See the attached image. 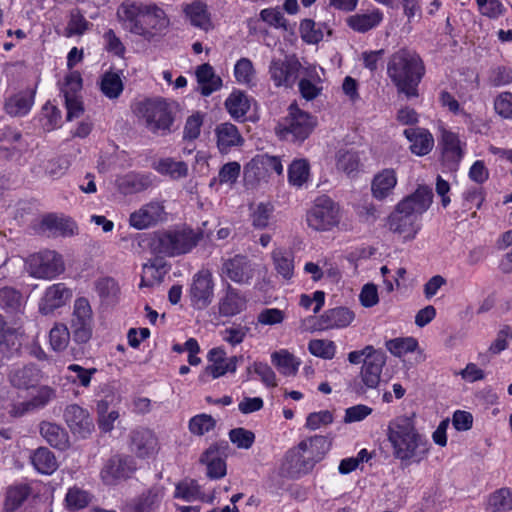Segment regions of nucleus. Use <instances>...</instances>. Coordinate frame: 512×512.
Segmentation results:
<instances>
[{
	"label": "nucleus",
	"instance_id": "1a4fd4ad",
	"mask_svg": "<svg viewBox=\"0 0 512 512\" xmlns=\"http://www.w3.org/2000/svg\"><path fill=\"white\" fill-rule=\"evenodd\" d=\"M65 270L62 256L54 250H44L33 254L28 260V272L41 279H52Z\"/></svg>",
	"mask_w": 512,
	"mask_h": 512
},
{
	"label": "nucleus",
	"instance_id": "f03ea898",
	"mask_svg": "<svg viewBox=\"0 0 512 512\" xmlns=\"http://www.w3.org/2000/svg\"><path fill=\"white\" fill-rule=\"evenodd\" d=\"M433 193L429 187L419 186L414 193L398 203L388 220L389 229L402 235L405 240L413 239L418 230L419 217L430 207Z\"/></svg>",
	"mask_w": 512,
	"mask_h": 512
},
{
	"label": "nucleus",
	"instance_id": "a878e982",
	"mask_svg": "<svg viewBox=\"0 0 512 512\" xmlns=\"http://www.w3.org/2000/svg\"><path fill=\"white\" fill-rule=\"evenodd\" d=\"M215 134L217 147L221 153H228L233 147L241 146L244 142L238 128L229 122L217 125Z\"/></svg>",
	"mask_w": 512,
	"mask_h": 512
},
{
	"label": "nucleus",
	"instance_id": "7c9ffc66",
	"mask_svg": "<svg viewBox=\"0 0 512 512\" xmlns=\"http://www.w3.org/2000/svg\"><path fill=\"white\" fill-rule=\"evenodd\" d=\"M196 78L203 96H209L222 87V79L214 73L213 67L208 63L197 68Z\"/></svg>",
	"mask_w": 512,
	"mask_h": 512
},
{
	"label": "nucleus",
	"instance_id": "603ef678",
	"mask_svg": "<svg viewBox=\"0 0 512 512\" xmlns=\"http://www.w3.org/2000/svg\"><path fill=\"white\" fill-rule=\"evenodd\" d=\"M298 444L299 449H306V447L310 448L314 453V457L318 461H321L330 449V442L325 436L322 435L308 437L300 441Z\"/></svg>",
	"mask_w": 512,
	"mask_h": 512
},
{
	"label": "nucleus",
	"instance_id": "a19ab883",
	"mask_svg": "<svg viewBox=\"0 0 512 512\" xmlns=\"http://www.w3.org/2000/svg\"><path fill=\"white\" fill-rule=\"evenodd\" d=\"M336 166L338 170L350 175L353 172L358 171L360 166V157L358 152L341 148L336 153Z\"/></svg>",
	"mask_w": 512,
	"mask_h": 512
},
{
	"label": "nucleus",
	"instance_id": "680f3d73",
	"mask_svg": "<svg viewBox=\"0 0 512 512\" xmlns=\"http://www.w3.org/2000/svg\"><path fill=\"white\" fill-rule=\"evenodd\" d=\"M65 502L69 510H78L85 508L89 504L90 496L86 491L73 487L68 490Z\"/></svg>",
	"mask_w": 512,
	"mask_h": 512
},
{
	"label": "nucleus",
	"instance_id": "39448f33",
	"mask_svg": "<svg viewBox=\"0 0 512 512\" xmlns=\"http://www.w3.org/2000/svg\"><path fill=\"white\" fill-rule=\"evenodd\" d=\"M203 237V231L185 228L158 233L151 245L156 253L173 257L190 252Z\"/></svg>",
	"mask_w": 512,
	"mask_h": 512
},
{
	"label": "nucleus",
	"instance_id": "4468645a",
	"mask_svg": "<svg viewBox=\"0 0 512 512\" xmlns=\"http://www.w3.org/2000/svg\"><path fill=\"white\" fill-rule=\"evenodd\" d=\"M207 359L210 362L204 369L203 375H210L212 378H219L226 373H234L237 369L239 360L242 356H232L227 358V354L223 348L216 347L208 352Z\"/></svg>",
	"mask_w": 512,
	"mask_h": 512
},
{
	"label": "nucleus",
	"instance_id": "a211bd4d",
	"mask_svg": "<svg viewBox=\"0 0 512 512\" xmlns=\"http://www.w3.org/2000/svg\"><path fill=\"white\" fill-rule=\"evenodd\" d=\"M164 206L159 201H152L131 213L129 223L138 230L146 229L163 220Z\"/></svg>",
	"mask_w": 512,
	"mask_h": 512
},
{
	"label": "nucleus",
	"instance_id": "20e7f679",
	"mask_svg": "<svg viewBox=\"0 0 512 512\" xmlns=\"http://www.w3.org/2000/svg\"><path fill=\"white\" fill-rule=\"evenodd\" d=\"M360 352L363 353L364 363L359 375L350 382L349 389L358 397L374 400L379 397L384 383L381 375L386 364V356L383 351L376 350L370 345Z\"/></svg>",
	"mask_w": 512,
	"mask_h": 512
},
{
	"label": "nucleus",
	"instance_id": "3c124183",
	"mask_svg": "<svg viewBox=\"0 0 512 512\" xmlns=\"http://www.w3.org/2000/svg\"><path fill=\"white\" fill-rule=\"evenodd\" d=\"M162 498L159 488H152L142 494L134 505V512H155Z\"/></svg>",
	"mask_w": 512,
	"mask_h": 512
},
{
	"label": "nucleus",
	"instance_id": "423d86ee",
	"mask_svg": "<svg viewBox=\"0 0 512 512\" xmlns=\"http://www.w3.org/2000/svg\"><path fill=\"white\" fill-rule=\"evenodd\" d=\"M317 125L316 118L301 110L296 103L290 104L288 114L275 127L277 135L288 141H303Z\"/></svg>",
	"mask_w": 512,
	"mask_h": 512
},
{
	"label": "nucleus",
	"instance_id": "8fccbe9b",
	"mask_svg": "<svg viewBox=\"0 0 512 512\" xmlns=\"http://www.w3.org/2000/svg\"><path fill=\"white\" fill-rule=\"evenodd\" d=\"M71 332L63 323H56L49 333V341L54 351H63L67 348Z\"/></svg>",
	"mask_w": 512,
	"mask_h": 512
},
{
	"label": "nucleus",
	"instance_id": "6e6d98bb",
	"mask_svg": "<svg viewBox=\"0 0 512 512\" xmlns=\"http://www.w3.org/2000/svg\"><path fill=\"white\" fill-rule=\"evenodd\" d=\"M274 206L271 203H259L252 211V225L258 229H264L269 226L270 219L273 216Z\"/></svg>",
	"mask_w": 512,
	"mask_h": 512
},
{
	"label": "nucleus",
	"instance_id": "f3484780",
	"mask_svg": "<svg viewBox=\"0 0 512 512\" xmlns=\"http://www.w3.org/2000/svg\"><path fill=\"white\" fill-rule=\"evenodd\" d=\"M313 468L309 458L301 454L298 444L286 452L281 465V473L285 477L299 478L308 474Z\"/></svg>",
	"mask_w": 512,
	"mask_h": 512
},
{
	"label": "nucleus",
	"instance_id": "393cba45",
	"mask_svg": "<svg viewBox=\"0 0 512 512\" xmlns=\"http://www.w3.org/2000/svg\"><path fill=\"white\" fill-rule=\"evenodd\" d=\"M245 308V297L237 289L227 284L225 293L218 303L219 314L224 317H232L241 313Z\"/></svg>",
	"mask_w": 512,
	"mask_h": 512
},
{
	"label": "nucleus",
	"instance_id": "774afa93",
	"mask_svg": "<svg viewBox=\"0 0 512 512\" xmlns=\"http://www.w3.org/2000/svg\"><path fill=\"white\" fill-rule=\"evenodd\" d=\"M249 330L250 328L247 326H243L241 324H233L223 331V340L232 346H236L244 341Z\"/></svg>",
	"mask_w": 512,
	"mask_h": 512
},
{
	"label": "nucleus",
	"instance_id": "4c0bfd02",
	"mask_svg": "<svg viewBox=\"0 0 512 512\" xmlns=\"http://www.w3.org/2000/svg\"><path fill=\"white\" fill-rule=\"evenodd\" d=\"M118 190L125 195L145 190L150 185L148 177L138 174H127L116 180Z\"/></svg>",
	"mask_w": 512,
	"mask_h": 512
},
{
	"label": "nucleus",
	"instance_id": "5fc2aeb1",
	"mask_svg": "<svg viewBox=\"0 0 512 512\" xmlns=\"http://www.w3.org/2000/svg\"><path fill=\"white\" fill-rule=\"evenodd\" d=\"M175 497L186 501L202 500L205 501L204 494L195 480H185L176 486Z\"/></svg>",
	"mask_w": 512,
	"mask_h": 512
},
{
	"label": "nucleus",
	"instance_id": "69168bd1",
	"mask_svg": "<svg viewBox=\"0 0 512 512\" xmlns=\"http://www.w3.org/2000/svg\"><path fill=\"white\" fill-rule=\"evenodd\" d=\"M234 74L239 83L251 84L255 74L252 62L248 58H241L235 64Z\"/></svg>",
	"mask_w": 512,
	"mask_h": 512
},
{
	"label": "nucleus",
	"instance_id": "09e8293b",
	"mask_svg": "<svg viewBox=\"0 0 512 512\" xmlns=\"http://www.w3.org/2000/svg\"><path fill=\"white\" fill-rule=\"evenodd\" d=\"M157 171L170 176L172 179H180L187 176L188 166L183 161H175L171 158H166L159 161Z\"/></svg>",
	"mask_w": 512,
	"mask_h": 512
},
{
	"label": "nucleus",
	"instance_id": "338daca9",
	"mask_svg": "<svg viewBox=\"0 0 512 512\" xmlns=\"http://www.w3.org/2000/svg\"><path fill=\"white\" fill-rule=\"evenodd\" d=\"M95 289L99 297L107 301L113 300L119 291L117 283L109 277L97 280Z\"/></svg>",
	"mask_w": 512,
	"mask_h": 512
},
{
	"label": "nucleus",
	"instance_id": "6e6552de",
	"mask_svg": "<svg viewBox=\"0 0 512 512\" xmlns=\"http://www.w3.org/2000/svg\"><path fill=\"white\" fill-rule=\"evenodd\" d=\"M93 312L89 301L84 297L75 300L69 321V330L74 342L86 344L93 334Z\"/></svg>",
	"mask_w": 512,
	"mask_h": 512
},
{
	"label": "nucleus",
	"instance_id": "aec40b11",
	"mask_svg": "<svg viewBox=\"0 0 512 512\" xmlns=\"http://www.w3.org/2000/svg\"><path fill=\"white\" fill-rule=\"evenodd\" d=\"M72 297V291L63 283L53 284L48 287L40 300L39 311L43 315L52 313L60 308Z\"/></svg>",
	"mask_w": 512,
	"mask_h": 512
},
{
	"label": "nucleus",
	"instance_id": "b1692460",
	"mask_svg": "<svg viewBox=\"0 0 512 512\" xmlns=\"http://www.w3.org/2000/svg\"><path fill=\"white\" fill-rule=\"evenodd\" d=\"M8 377L12 386L27 390L34 387L40 381L41 372L36 365L27 364L21 367H14Z\"/></svg>",
	"mask_w": 512,
	"mask_h": 512
},
{
	"label": "nucleus",
	"instance_id": "72a5a7b5",
	"mask_svg": "<svg viewBox=\"0 0 512 512\" xmlns=\"http://www.w3.org/2000/svg\"><path fill=\"white\" fill-rule=\"evenodd\" d=\"M165 262L161 258H154L143 265L140 287H151L160 283L166 274Z\"/></svg>",
	"mask_w": 512,
	"mask_h": 512
},
{
	"label": "nucleus",
	"instance_id": "c85d7f7f",
	"mask_svg": "<svg viewBox=\"0 0 512 512\" xmlns=\"http://www.w3.org/2000/svg\"><path fill=\"white\" fill-rule=\"evenodd\" d=\"M404 135L411 143V151L419 156L428 154L434 145L432 135L422 128H408L404 130Z\"/></svg>",
	"mask_w": 512,
	"mask_h": 512
},
{
	"label": "nucleus",
	"instance_id": "7ed1b4c3",
	"mask_svg": "<svg viewBox=\"0 0 512 512\" xmlns=\"http://www.w3.org/2000/svg\"><path fill=\"white\" fill-rule=\"evenodd\" d=\"M425 74L421 57L413 50L402 48L394 52L387 62V75L399 93L408 98L417 97V87Z\"/></svg>",
	"mask_w": 512,
	"mask_h": 512
},
{
	"label": "nucleus",
	"instance_id": "dca6fc26",
	"mask_svg": "<svg viewBox=\"0 0 512 512\" xmlns=\"http://www.w3.org/2000/svg\"><path fill=\"white\" fill-rule=\"evenodd\" d=\"M221 274L235 283L244 284L253 278L254 268L247 257L236 255L223 262Z\"/></svg>",
	"mask_w": 512,
	"mask_h": 512
},
{
	"label": "nucleus",
	"instance_id": "473e14b6",
	"mask_svg": "<svg viewBox=\"0 0 512 512\" xmlns=\"http://www.w3.org/2000/svg\"><path fill=\"white\" fill-rule=\"evenodd\" d=\"M40 434L51 446L57 449L65 450L69 447L67 432L55 423L42 422L40 424Z\"/></svg>",
	"mask_w": 512,
	"mask_h": 512
},
{
	"label": "nucleus",
	"instance_id": "bf43d9fd",
	"mask_svg": "<svg viewBox=\"0 0 512 512\" xmlns=\"http://www.w3.org/2000/svg\"><path fill=\"white\" fill-rule=\"evenodd\" d=\"M67 370L72 374L67 378L74 384H79L82 387H88L91 382L92 376L97 372L96 368L86 369L78 364H71Z\"/></svg>",
	"mask_w": 512,
	"mask_h": 512
},
{
	"label": "nucleus",
	"instance_id": "cd10ccee",
	"mask_svg": "<svg viewBox=\"0 0 512 512\" xmlns=\"http://www.w3.org/2000/svg\"><path fill=\"white\" fill-rule=\"evenodd\" d=\"M140 21L145 30L144 36H151L168 25L164 11L156 5H145Z\"/></svg>",
	"mask_w": 512,
	"mask_h": 512
},
{
	"label": "nucleus",
	"instance_id": "052dcab7",
	"mask_svg": "<svg viewBox=\"0 0 512 512\" xmlns=\"http://www.w3.org/2000/svg\"><path fill=\"white\" fill-rule=\"evenodd\" d=\"M215 425L216 421L211 415L199 414L190 419L189 430L195 435L202 436L214 429Z\"/></svg>",
	"mask_w": 512,
	"mask_h": 512
},
{
	"label": "nucleus",
	"instance_id": "f8f14e48",
	"mask_svg": "<svg viewBox=\"0 0 512 512\" xmlns=\"http://www.w3.org/2000/svg\"><path fill=\"white\" fill-rule=\"evenodd\" d=\"M191 304L202 310L208 307L214 296V282L209 270H200L193 276L189 290Z\"/></svg>",
	"mask_w": 512,
	"mask_h": 512
},
{
	"label": "nucleus",
	"instance_id": "4be33fe9",
	"mask_svg": "<svg viewBox=\"0 0 512 512\" xmlns=\"http://www.w3.org/2000/svg\"><path fill=\"white\" fill-rule=\"evenodd\" d=\"M354 313L345 307H336L325 311L317 321L320 330L347 327L354 320Z\"/></svg>",
	"mask_w": 512,
	"mask_h": 512
},
{
	"label": "nucleus",
	"instance_id": "c756f323",
	"mask_svg": "<svg viewBox=\"0 0 512 512\" xmlns=\"http://www.w3.org/2000/svg\"><path fill=\"white\" fill-rule=\"evenodd\" d=\"M397 184V177L394 169H383L377 173L372 181L371 190L373 196L378 200L388 197Z\"/></svg>",
	"mask_w": 512,
	"mask_h": 512
},
{
	"label": "nucleus",
	"instance_id": "e2e57ef3",
	"mask_svg": "<svg viewBox=\"0 0 512 512\" xmlns=\"http://www.w3.org/2000/svg\"><path fill=\"white\" fill-rule=\"evenodd\" d=\"M308 174L309 165L305 160H295L289 166V181L293 185L301 186L307 180Z\"/></svg>",
	"mask_w": 512,
	"mask_h": 512
},
{
	"label": "nucleus",
	"instance_id": "4d7b16f0",
	"mask_svg": "<svg viewBox=\"0 0 512 512\" xmlns=\"http://www.w3.org/2000/svg\"><path fill=\"white\" fill-rule=\"evenodd\" d=\"M311 354L323 359H332L336 352L335 343L327 339H314L308 344Z\"/></svg>",
	"mask_w": 512,
	"mask_h": 512
},
{
	"label": "nucleus",
	"instance_id": "13d9d810",
	"mask_svg": "<svg viewBox=\"0 0 512 512\" xmlns=\"http://www.w3.org/2000/svg\"><path fill=\"white\" fill-rule=\"evenodd\" d=\"M417 341L412 338H395L386 342V348L394 356L401 357L409 352H413L417 348Z\"/></svg>",
	"mask_w": 512,
	"mask_h": 512
},
{
	"label": "nucleus",
	"instance_id": "79ce46f5",
	"mask_svg": "<svg viewBox=\"0 0 512 512\" xmlns=\"http://www.w3.org/2000/svg\"><path fill=\"white\" fill-rule=\"evenodd\" d=\"M185 12L193 26L206 31L211 27L210 17L205 4L194 2L186 7Z\"/></svg>",
	"mask_w": 512,
	"mask_h": 512
},
{
	"label": "nucleus",
	"instance_id": "ea45409f",
	"mask_svg": "<svg viewBox=\"0 0 512 512\" xmlns=\"http://www.w3.org/2000/svg\"><path fill=\"white\" fill-rule=\"evenodd\" d=\"M271 361L285 376H294L299 368L300 362L288 350H280L272 353Z\"/></svg>",
	"mask_w": 512,
	"mask_h": 512
},
{
	"label": "nucleus",
	"instance_id": "bb28decb",
	"mask_svg": "<svg viewBox=\"0 0 512 512\" xmlns=\"http://www.w3.org/2000/svg\"><path fill=\"white\" fill-rule=\"evenodd\" d=\"M132 449L139 457H149L157 451L158 441L155 434L146 428L131 433Z\"/></svg>",
	"mask_w": 512,
	"mask_h": 512
},
{
	"label": "nucleus",
	"instance_id": "e433bc0d",
	"mask_svg": "<svg viewBox=\"0 0 512 512\" xmlns=\"http://www.w3.org/2000/svg\"><path fill=\"white\" fill-rule=\"evenodd\" d=\"M20 346V333L17 329L8 326L0 314V351L2 353H9L17 351Z\"/></svg>",
	"mask_w": 512,
	"mask_h": 512
},
{
	"label": "nucleus",
	"instance_id": "864d4df0",
	"mask_svg": "<svg viewBox=\"0 0 512 512\" xmlns=\"http://www.w3.org/2000/svg\"><path fill=\"white\" fill-rule=\"evenodd\" d=\"M275 268L277 272L285 279H290L293 275L294 265L290 252L276 249L272 253Z\"/></svg>",
	"mask_w": 512,
	"mask_h": 512
},
{
	"label": "nucleus",
	"instance_id": "de8ad7c7",
	"mask_svg": "<svg viewBox=\"0 0 512 512\" xmlns=\"http://www.w3.org/2000/svg\"><path fill=\"white\" fill-rule=\"evenodd\" d=\"M30 487L25 484L12 486L7 490L5 509L12 512L18 509L30 495Z\"/></svg>",
	"mask_w": 512,
	"mask_h": 512
},
{
	"label": "nucleus",
	"instance_id": "ddd939ff",
	"mask_svg": "<svg viewBox=\"0 0 512 512\" xmlns=\"http://www.w3.org/2000/svg\"><path fill=\"white\" fill-rule=\"evenodd\" d=\"M147 127L154 133L170 131L173 118L164 101H146L142 104Z\"/></svg>",
	"mask_w": 512,
	"mask_h": 512
},
{
	"label": "nucleus",
	"instance_id": "2eb2a0df",
	"mask_svg": "<svg viewBox=\"0 0 512 512\" xmlns=\"http://www.w3.org/2000/svg\"><path fill=\"white\" fill-rule=\"evenodd\" d=\"M64 418L72 433L80 438L88 437L94 429L93 420L88 411L77 404L66 407Z\"/></svg>",
	"mask_w": 512,
	"mask_h": 512
},
{
	"label": "nucleus",
	"instance_id": "9d476101",
	"mask_svg": "<svg viewBox=\"0 0 512 512\" xmlns=\"http://www.w3.org/2000/svg\"><path fill=\"white\" fill-rule=\"evenodd\" d=\"M230 450L227 441L211 444L200 457V463L206 466V475L210 479H221L226 475V461Z\"/></svg>",
	"mask_w": 512,
	"mask_h": 512
},
{
	"label": "nucleus",
	"instance_id": "f704fd0d",
	"mask_svg": "<svg viewBox=\"0 0 512 512\" xmlns=\"http://www.w3.org/2000/svg\"><path fill=\"white\" fill-rule=\"evenodd\" d=\"M34 468L42 474H52L58 467L55 455L46 447H39L30 456Z\"/></svg>",
	"mask_w": 512,
	"mask_h": 512
},
{
	"label": "nucleus",
	"instance_id": "0e129e2a",
	"mask_svg": "<svg viewBox=\"0 0 512 512\" xmlns=\"http://www.w3.org/2000/svg\"><path fill=\"white\" fill-rule=\"evenodd\" d=\"M230 441L239 449H249L255 441V434L245 428L239 427L229 431Z\"/></svg>",
	"mask_w": 512,
	"mask_h": 512
},
{
	"label": "nucleus",
	"instance_id": "37998d69",
	"mask_svg": "<svg viewBox=\"0 0 512 512\" xmlns=\"http://www.w3.org/2000/svg\"><path fill=\"white\" fill-rule=\"evenodd\" d=\"M123 88V82L118 73L112 71L104 73L101 78L100 89L106 97L110 99L118 98Z\"/></svg>",
	"mask_w": 512,
	"mask_h": 512
},
{
	"label": "nucleus",
	"instance_id": "2f4dec72",
	"mask_svg": "<svg viewBox=\"0 0 512 512\" xmlns=\"http://www.w3.org/2000/svg\"><path fill=\"white\" fill-rule=\"evenodd\" d=\"M383 19L378 10L370 13L354 14L346 19L347 25L358 33H366L377 27Z\"/></svg>",
	"mask_w": 512,
	"mask_h": 512
},
{
	"label": "nucleus",
	"instance_id": "49530a36",
	"mask_svg": "<svg viewBox=\"0 0 512 512\" xmlns=\"http://www.w3.org/2000/svg\"><path fill=\"white\" fill-rule=\"evenodd\" d=\"M23 305V297L19 291L11 287L0 289V307L9 313L19 312Z\"/></svg>",
	"mask_w": 512,
	"mask_h": 512
},
{
	"label": "nucleus",
	"instance_id": "5701e85b",
	"mask_svg": "<svg viewBox=\"0 0 512 512\" xmlns=\"http://www.w3.org/2000/svg\"><path fill=\"white\" fill-rule=\"evenodd\" d=\"M133 470L134 466L131 459L114 456L107 462L101 475L107 484H113L119 479L127 478Z\"/></svg>",
	"mask_w": 512,
	"mask_h": 512
},
{
	"label": "nucleus",
	"instance_id": "a18cd8bd",
	"mask_svg": "<svg viewBox=\"0 0 512 512\" xmlns=\"http://www.w3.org/2000/svg\"><path fill=\"white\" fill-rule=\"evenodd\" d=\"M33 103L31 95L19 93L10 97L5 103V110L12 116H22L29 112Z\"/></svg>",
	"mask_w": 512,
	"mask_h": 512
},
{
	"label": "nucleus",
	"instance_id": "c9c22d12",
	"mask_svg": "<svg viewBox=\"0 0 512 512\" xmlns=\"http://www.w3.org/2000/svg\"><path fill=\"white\" fill-rule=\"evenodd\" d=\"M225 107L232 118L243 119L250 109V100L244 92L236 90L226 99Z\"/></svg>",
	"mask_w": 512,
	"mask_h": 512
},
{
	"label": "nucleus",
	"instance_id": "412c9836",
	"mask_svg": "<svg viewBox=\"0 0 512 512\" xmlns=\"http://www.w3.org/2000/svg\"><path fill=\"white\" fill-rule=\"evenodd\" d=\"M441 145L444 163L450 170L456 169L463 157L462 143L458 135L444 128L441 129Z\"/></svg>",
	"mask_w": 512,
	"mask_h": 512
},
{
	"label": "nucleus",
	"instance_id": "0eeeda50",
	"mask_svg": "<svg viewBox=\"0 0 512 512\" xmlns=\"http://www.w3.org/2000/svg\"><path fill=\"white\" fill-rule=\"evenodd\" d=\"M306 222L316 231H329L340 222V209L331 198L318 197L307 211Z\"/></svg>",
	"mask_w": 512,
	"mask_h": 512
},
{
	"label": "nucleus",
	"instance_id": "6ab92c4d",
	"mask_svg": "<svg viewBox=\"0 0 512 512\" xmlns=\"http://www.w3.org/2000/svg\"><path fill=\"white\" fill-rule=\"evenodd\" d=\"M142 3L126 0L117 10L118 19L124 24L125 28L131 33L145 35V30L140 21L144 10Z\"/></svg>",
	"mask_w": 512,
	"mask_h": 512
},
{
	"label": "nucleus",
	"instance_id": "58836bf2",
	"mask_svg": "<svg viewBox=\"0 0 512 512\" xmlns=\"http://www.w3.org/2000/svg\"><path fill=\"white\" fill-rule=\"evenodd\" d=\"M42 227L53 235L61 236L73 235L77 229L75 222L55 215H47L44 217L42 220Z\"/></svg>",
	"mask_w": 512,
	"mask_h": 512
},
{
	"label": "nucleus",
	"instance_id": "f257e3e1",
	"mask_svg": "<svg viewBox=\"0 0 512 512\" xmlns=\"http://www.w3.org/2000/svg\"><path fill=\"white\" fill-rule=\"evenodd\" d=\"M387 435L394 457L403 463H420L428 454L429 442L417 431L413 417L401 416L392 420Z\"/></svg>",
	"mask_w": 512,
	"mask_h": 512
},
{
	"label": "nucleus",
	"instance_id": "c03bdc74",
	"mask_svg": "<svg viewBox=\"0 0 512 512\" xmlns=\"http://www.w3.org/2000/svg\"><path fill=\"white\" fill-rule=\"evenodd\" d=\"M487 509L490 512H507L512 510V492L501 488L490 495Z\"/></svg>",
	"mask_w": 512,
	"mask_h": 512
},
{
	"label": "nucleus",
	"instance_id": "9b49d317",
	"mask_svg": "<svg viewBox=\"0 0 512 512\" xmlns=\"http://www.w3.org/2000/svg\"><path fill=\"white\" fill-rule=\"evenodd\" d=\"M301 63L296 56H286L285 59H272L269 65V74L277 87L291 88L299 75Z\"/></svg>",
	"mask_w": 512,
	"mask_h": 512
}]
</instances>
